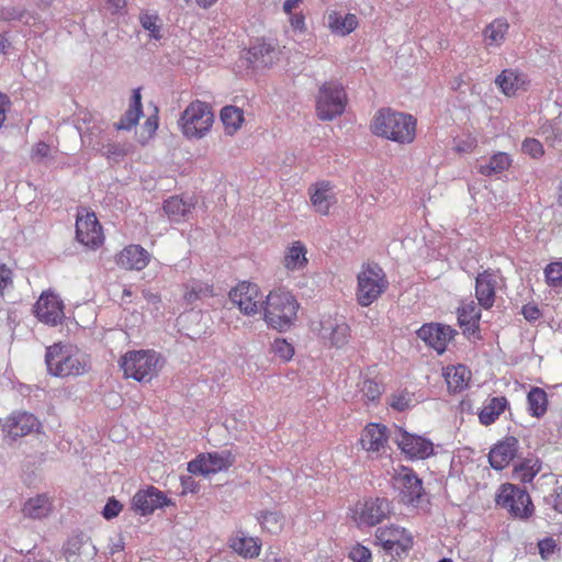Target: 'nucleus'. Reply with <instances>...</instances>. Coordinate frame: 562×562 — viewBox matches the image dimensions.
I'll use <instances>...</instances> for the list:
<instances>
[{"label": "nucleus", "mask_w": 562, "mask_h": 562, "mask_svg": "<svg viewBox=\"0 0 562 562\" xmlns=\"http://www.w3.org/2000/svg\"><path fill=\"white\" fill-rule=\"evenodd\" d=\"M349 558L353 561V562H371L372 560V554H371V551L360 544V543H357L356 546H353L349 552Z\"/></svg>", "instance_id": "nucleus-53"}, {"label": "nucleus", "mask_w": 562, "mask_h": 562, "mask_svg": "<svg viewBox=\"0 0 562 562\" xmlns=\"http://www.w3.org/2000/svg\"><path fill=\"white\" fill-rule=\"evenodd\" d=\"M234 463L231 451H214L200 453L188 463V472L194 475L207 476L227 470Z\"/></svg>", "instance_id": "nucleus-9"}, {"label": "nucleus", "mask_w": 562, "mask_h": 562, "mask_svg": "<svg viewBox=\"0 0 562 562\" xmlns=\"http://www.w3.org/2000/svg\"><path fill=\"white\" fill-rule=\"evenodd\" d=\"M130 109L137 110L143 113L142 95L139 89L133 91V95L130 103Z\"/></svg>", "instance_id": "nucleus-63"}, {"label": "nucleus", "mask_w": 562, "mask_h": 562, "mask_svg": "<svg viewBox=\"0 0 562 562\" xmlns=\"http://www.w3.org/2000/svg\"><path fill=\"white\" fill-rule=\"evenodd\" d=\"M33 311L37 319L47 325L55 326L64 318L63 301L53 292H43Z\"/></svg>", "instance_id": "nucleus-12"}, {"label": "nucleus", "mask_w": 562, "mask_h": 562, "mask_svg": "<svg viewBox=\"0 0 562 562\" xmlns=\"http://www.w3.org/2000/svg\"><path fill=\"white\" fill-rule=\"evenodd\" d=\"M470 375L471 372L462 364L449 366L443 370V376L451 393H459L467 389Z\"/></svg>", "instance_id": "nucleus-28"}, {"label": "nucleus", "mask_w": 562, "mask_h": 562, "mask_svg": "<svg viewBox=\"0 0 562 562\" xmlns=\"http://www.w3.org/2000/svg\"><path fill=\"white\" fill-rule=\"evenodd\" d=\"M454 333L456 330L451 326L440 323L424 324L416 331L417 337L439 355L446 351L447 345L453 338Z\"/></svg>", "instance_id": "nucleus-13"}, {"label": "nucleus", "mask_w": 562, "mask_h": 562, "mask_svg": "<svg viewBox=\"0 0 562 562\" xmlns=\"http://www.w3.org/2000/svg\"><path fill=\"white\" fill-rule=\"evenodd\" d=\"M542 463L537 458H527L513 469V479L521 483H530L540 472Z\"/></svg>", "instance_id": "nucleus-33"}, {"label": "nucleus", "mask_w": 562, "mask_h": 562, "mask_svg": "<svg viewBox=\"0 0 562 562\" xmlns=\"http://www.w3.org/2000/svg\"><path fill=\"white\" fill-rule=\"evenodd\" d=\"M513 164V159L509 154L505 151L495 153L490 157L485 164L477 166V172L485 177L498 175L509 169Z\"/></svg>", "instance_id": "nucleus-31"}, {"label": "nucleus", "mask_w": 562, "mask_h": 562, "mask_svg": "<svg viewBox=\"0 0 562 562\" xmlns=\"http://www.w3.org/2000/svg\"><path fill=\"white\" fill-rule=\"evenodd\" d=\"M87 541H88V538L83 533L70 537L66 543V548H65L66 554H68V555L80 554V550Z\"/></svg>", "instance_id": "nucleus-52"}, {"label": "nucleus", "mask_w": 562, "mask_h": 562, "mask_svg": "<svg viewBox=\"0 0 562 562\" xmlns=\"http://www.w3.org/2000/svg\"><path fill=\"white\" fill-rule=\"evenodd\" d=\"M387 440L386 427L369 424L361 436L360 442L367 451H380Z\"/></svg>", "instance_id": "nucleus-27"}, {"label": "nucleus", "mask_w": 562, "mask_h": 562, "mask_svg": "<svg viewBox=\"0 0 562 562\" xmlns=\"http://www.w3.org/2000/svg\"><path fill=\"white\" fill-rule=\"evenodd\" d=\"M50 503L47 496L37 495L27 499L22 508L23 515L33 519L46 517L50 512Z\"/></svg>", "instance_id": "nucleus-34"}, {"label": "nucleus", "mask_w": 562, "mask_h": 562, "mask_svg": "<svg viewBox=\"0 0 562 562\" xmlns=\"http://www.w3.org/2000/svg\"><path fill=\"white\" fill-rule=\"evenodd\" d=\"M272 351L283 361H289L294 355V347L283 338H277L272 344Z\"/></svg>", "instance_id": "nucleus-47"}, {"label": "nucleus", "mask_w": 562, "mask_h": 562, "mask_svg": "<svg viewBox=\"0 0 562 562\" xmlns=\"http://www.w3.org/2000/svg\"><path fill=\"white\" fill-rule=\"evenodd\" d=\"M518 446V439L513 436L496 443L488 453L490 465L498 471L505 469L515 458Z\"/></svg>", "instance_id": "nucleus-20"}, {"label": "nucleus", "mask_w": 562, "mask_h": 562, "mask_svg": "<svg viewBox=\"0 0 562 562\" xmlns=\"http://www.w3.org/2000/svg\"><path fill=\"white\" fill-rule=\"evenodd\" d=\"M299 303L294 295L283 289L271 291L265 301L263 317L269 327L288 330L296 319Z\"/></svg>", "instance_id": "nucleus-3"}, {"label": "nucleus", "mask_w": 562, "mask_h": 562, "mask_svg": "<svg viewBox=\"0 0 562 562\" xmlns=\"http://www.w3.org/2000/svg\"><path fill=\"white\" fill-rule=\"evenodd\" d=\"M509 23L505 18L493 20L483 30V40L487 47H499L506 41Z\"/></svg>", "instance_id": "nucleus-26"}, {"label": "nucleus", "mask_w": 562, "mask_h": 562, "mask_svg": "<svg viewBox=\"0 0 562 562\" xmlns=\"http://www.w3.org/2000/svg\"><path fill=\"white\" fill-rule=\"evenodd\" d=\"M258 520L263 529L270 533H278L284 525V517L278 512H261Z\"/></svg>", "instance_id": "nucleus-42"}, {"label": "nucleus", "mask_w": 562, "mask_h": 562, "mask_svg": "<svg viewBox=\"0 0 562 562\" xmlns=\"http://www.w3.org/2000/svg\"><path fill=\"white\" fill-rule=\"evenodd\" d=\"M50 147L44 142H38L32 148L31 157L36 162L43 161L49 156Z\"/></svg>", "instance_id": "nucleus-56"}, {"label": "nucleus", "mask_w": 562, "mask_h": 562, "mask_svg": "<svg viewBox=\"0 0 562 562\" xmlns=\"http://www.w3.org/2000/svg\"><path fill=\"white\" fill-rule=\"evenodd\" d=\"M371 130L378 136L400 144H409L416 136V120L411 114L381 109L373 117Z\"/></svg>", "instance_id": "nucleus-1"}, {"label": "nucleus", "mask_w": 562, "mask_h": 562, "mask_svg": "<svg viewBox=\"0 0 562 562\" xmlns=\"http://www.w3.org/2000/svg\"><path fill=\"white\" fill-rule=\"evenodd\" d=\"M306 249L300 241L293 244L284 256L283 263L288 270H296L306 263Z\"/></svg>", "instance_id": "nucleus-38"}, {"label": "nucleus", "mask_w": 562, "mask_h": 562, "mask_svg": "<svg viewBox=\"0 0 562 562\" xmlns=\"http://www.w3.org/2000/svg\"><path fill=\"white\" fill-rule=\"evenodd\" d=\"M214 123V113L209 103L195 100L181 113L178 125L187 138L204 137Z\"/></svg>", "instance_id": "nucleus-5"}, {"label": "nucleus", "mask_w": 562, "mask_h": 562, "mask_svg": "<svg viewBox=\"0 0 562 562\" xmlns=\"http://www.w3.org/2000/svg\"><path fill=\"white\" fill-rule=\"evenodd\" d=\"M497 279L496 272L491 269L484 270L475 278V297L479 305L485 310L494 305Z\"/></svg>", "instance_id": "nucleus-18"}, {"label": "nucleus", "mask_w": 562, "mask_h": 562, "mask_svg": "<svg viewBox=\"0 0 562 562\" xmlns=\"http://www.w3.org/2000/svg\"><path fill=\"white\" fill-rule=\"evenodd\" d=\"M521 150L533 159H539L544 154L543 145L533 137H527L524 139Z\"/></svg>", "instance_id": "nucleus-48"}, {"label": "nucleus", "mask_w": 562, "mask_h": 562, "mask_svg": "<svg viewBox=\"0 0 562 562\" xmlns=\"http://www.w3.org/2000/svg\"><path fill=\"white\" fill-rule=\"evenodd\" d=\"M122 508V504L114 497H111L108 499L106 504L102 509V516L108 520L113 519L119 516Z\"/></svg>", "instance_id": "nucleus-54"}, {"label": "nucleus", "mask_w": 562, "mask_h": 562, "mask_svg": "<svg viewBox=\"0 0 562 562\" xmlns=\"http://www.w3.org/2000/svg\"><path fill=\"white\" fill-rule=\"evenodd\" d=\"M398 448L411 459L424 460L434 453L430 440L398 428L394 438Z\"/></svg>", "instance_id": "nucleus-11"}, {"label": "nucleus", "mask_w": 562, "mask_h": 562, "mask_svg": "<svg viewBox=\"0 0 562 562\" xmlns=\"http://www.w3.org/2000/svg\"><path fill=\"white\" fill-rule=\"evenodd\" d=\"M41 423L37 417L24 411L11 413L2 425V431L13 440L24 437L33 431H38Z\"/></svg>", "instance_id": "nucleus-14"}, {"label": "nucleus", "mask_w": 562, "mask_h": 562, "mask_svg": "<svg viewBox=\"0 0 562 562\" xmlns=\"http://www.w3.org/2000/svg\"><path fill=\"white\" fill-rule=\"evenodd\" d=\"M495 502L515 517L528 518L533 512V505L528 492L510 483L501 486Z\"/></svg>", "instance_id": "nucleus-8"}, {"label": "nucleus", "mask_w": 562, "mask_h": 562, "mask_svg": "<svg viewBox=\"0 0 562 562\" xmlns=\"http://www.w3.org/2000/svg\"><path fill=\"white\" fill-rule=\"evenodd\" d=\"M405 530L398 527L379 528L376 539L385 550L394 549L407 550L412 544V538L404 536Z\"/></svg>", "instance_id": "nucleus-22"}, {"label": "nucleus", "mask_w": 562, "mask_h": 562, "mask_svg": "<svg viewBox=\"0 0 562 562\" xmlns=\"http://www.w3.org/2000/svg\"><path fill=\"white\" fill-rule=\"evenodd\" d=\"M495 83L505 95L512 97L525 85V76L514 69H504Z\"/></svg>", "instance_id": "nucleus-30"}, {"label": "nucleus", "mask_w": 562, "mask_h": 562, "mask_svg": "<svg viewBox=\"0 0 562 562\" xmlns=\"http://www.w3.org/2000/svg\"><path fill=\"white\" fill-rule=\"evenodd\" d=\"M229 300L238 306L241 313L248 316L257 314L262 304L258 285L246 281L231 290Z\"/></svg>", "instance_id": "nucleus-10"}, {"label": "nucleus", "mask_w": 562, "mask_h": 562, "mask_svg": "<svg viewBox=\"0 0 562 562\" xmlns=\"http://www.w3.org/2000/svg\"><path fill=\"white\" fill-rule=\"evenodd\" d=\"M290 23L294 30H299L301 32L305 30V18L301 13L291 14Z\"/></svg>", "instance_id": "nucleus-62"}, {"label": "nucleus", "mask_w": 562, "mask_h": 562, "mask_svg": "<svg viewBox=\"0 0 562 562\" xmlns=\"http://www.w3.org/2000/svg\"><path fill=\"white\" fill-rule=\"evenodd\" d=\"M245 58L254 69L270 67L278 59L276 45L263 40H257L246 52Z\"/></svg>", "instance_id": "nucleus-19"}, {"label": "nucleus", "mask_w": 562, "mask_h": 562, "mask_svg": "<svg viewBox=\"0 0 562 562\" xmlns=\"http://www.w3.org/2000/svg\"><path fill=\"white\" fill-rule=\"evenodd\" d=\"M12 284V271L4 265H0V294Z\"/></svg>", "instance_id": "nucleus-60"}, {"label": "nucleus", "mask_w": 562, "mask_h": 562, "mask_svg": "<svg viewBox=\"0 0 562 562\" xmlns=\"http://www.w3.org/2000/svg\"><path fill=\"white\" fill-rule=\"evenodd\" d=\"M181 482V494L198 493L200 485L191 475H182Z\"/></svg>", "instance_id": "nucleus-58"}, {"label": "nucleus", "mask_w": 562, "mask_h": 562, "mask_svg": "<svg viewBox=\"0 0 562 562\" xmlns=\"http://www.w3.org/2000/svg\"><path fill=\"white\" fill-rule=\"evenodd\" d=\"M164 358L154 350L127 351L120 361L125 378L150 382L164 367Z\"/></svg>", "instance_id": "nucleus-4"}, {"label": "nucleus", "mask_w": 562, "mask_h": 562, "mask_svg": "<svg viewBox=\"0 0 562 562\" xmlns=\"http://www.w3.org/2000/svg\"><path fill=\"white\" fill-rule=\"evenodd\" d=\"M528 411L533 417H542L548 409V395L541 387L533 386L527 395Z\"/></svg>", "instance_id": "nucleus-36"}, {"label": "nucleus", "mask_w": 562, "mask_h": 562, "mask_svg": "<svg viewBox=\"0 0 562 562\" xmlns=\"http://www.w3.org/2000/svg\"><path fill=\"white\" fill-rule=\"evenodd\" d=\"M411 402L412 400L408 393H400L392 395L390 405L392 408L403 412L409 407Z\"/></svg>", "instance_id": "nucleus-55"}, {"label": "nucleus", "mask_w": 562, "mask_h": 562, "mask_svg": "<svg viewBox=\"0 0 562 562\" xmlns=\"http://www.w3.org/2000/svg\"><path fill=\"white\" fill-rule=\"evenodd\" d=\"M521 314L524 315L525 319L530 323H533L542 317V312L538 305L533 303L525 304L521 308Z\"/></svg>", "instance_id": "nucleus-57"}, {"label": "nucleus", "mask_w": 562, "mask_h": 562, "mask_svg": "<svg viewBox=\"0 0 562 562\" xmlns=\"http://www.w3.org/2000/svg\"><path fill=\"white\" fill-rule=\"evenodd\" d=\"M139 22L142 26L149 32V36L155 40L161 38L159 16L147 12L140 13Z\"/></svg>", "instance_id": "nucleus-45"}, {"label": "nucleus", "mask_w": 562, "mask_h": 562, "mask_svg": "<svg viewBox=\"0 0 562 562\" xmlns=\"http://www.w3.org/2000/svg\"><path fill=\"white\" fill-rule=\"evenodd\" d=\"M142 114V112L128 108L120 121L115 123V128L117 131H130L138 123Z\"/></svg>", "instance_id": "nucleus-46"}, {"label": "nucleus", "mask_w": 562, "mask_h": 562, "mask_svg": "<svg viewBox=\"0 0 562 562\" xmlns=\"http://www.w3.org/2000/svg\"><path fill=\"white\" fill-rule=\"evenodd\" d=\"M171 504V501L155 486L138 491L132 498V508L143 515L153 514L156 509Z\"/></svg>", "instance_id": "nucleus-16"}, {"label": "nucleus", "mask_w": 562, "mask_h": 562, "mask_svg": "<svg viewBox=\"0 0 562 562\" xmlns=\"http://www.w3.org/2000/svg\"><path fill=\"white\" fill-rule=\"evenodd\" d=\"M221 120L226 133L233 135L244 122V112L234 105H226L221 111Z\"/></svg>", "instance_id": "nucleus-37"}, {"label": "nucleus", "mask_w": 562, "mask_h": 562, "mask_svg": "<svg viewBox=\"0 0 562 562\" xmlns=\"http://www.w3.org/2000/svg\"><path fill=\"white\" fill-rule=\"evenodd\" d=\"M474 147H475L474 139L461 140L457 144L456 150L458 153H470L474 149Z\"/></svg>", "instance_id": "nucleus-64"}, {"label": "nucleus", "mask_w": 562, "mask_h": 562, "mask_svg": "<svg viewBox=\"0 0 562 562\" xmlns=\"http://www.w3.org/2000/svg\"><path fill=\"white\" fill-rule=\"evenodd\" d=\"M328 27L334 34L346 36L350 34L358 25V19L355 14L342 15L338 12L328 14Z\"/></svg>", "instance_id": "nucleus-32"}, {"label": "nucleus", "mask_w": 562, "mask_h": 562, "mask_svg": "<svg viewBox=\"0 0 562 562\" xmlns=\"http://www.w3.org/2000/svg\"><path fill=\"white\" fill-rule=\"evenodd\" d=\"M330 330V341L331 345L340 348L348 342V338L350 336V328L346 323L336 324L335 326L329 325L323 326V331L326 333Z\"/></svg>", "instance_id": "nucleus-43"}, {"label": "nucleus", "mask_w": 562, "mask_h": 562, "mask_svg": "<svg viewBox=\"0 0 562 562\" xmlns=\"http://www.w3.org/2000/svg\"><path fill=\"white\" fill-rule=\"evenodd\" d=\"M213 288L200 281H191L186 284L184 300L192 304L203 296H212Z\"/></svg>", "instance_id": "nucleus-40"}, {"label": "nucleus", "mask_w": 562, "mask_h": 562, "mask_svg": "<svg viewBox=\"0 0 562 562\" xmlns=\"http://www.w3.org/2000/svg\"><path fill=\"white\" fill-rule=\"evenodd\" d=\"M76 238L80 244L92 249L103 243L102 227L94 213L77 216Z\"/></svg>", "instance_id": "nucleus-15"}, {"label": "nucleus", "mask_w": 562, "mask_h": 562, "mask_svg": "<svg viewBox=\"0 0 562 562\" xmlns=\"http://www.w3.org/2000/svg\"><path fill=\"white\" fill-rule=\"evenodd\" d=\"M149 252L139 245H128L116 255V265L125 270L140 271L147 267Z\"/></svg>", "instance_id": "nucleus-21"}, {"label": "nucleus", "mask_w": 562, "mask_h": 562, "mask_svg": "<svg viewBox=\"0 0 562 562\" xmlns=\"http://www.w3.org/2000/svg\"><path fill=\"white\" fill-rule=\"evenodd\" d=\"M359 390L364 398L374 402L382 394V385L372 379L364 378L358 383Z\"/></svg>", "instance_id": "nucleus-44"}, {"label": "nucleus", "mask_w": 562, "mask_h": 562, "mask_svg": "<svg viewBox=\"0 0 562 562\" xmlns=\"http://www.w3.org/2000/svg\"><path fill=\"white\" fill-rule=\"evenodd\" d=\"M311 202L316 212L327 215L330 206L336 203L335 193L329 182L323 181L315 184V189L311 192Z\"/></svg>", "instance_id": "nucleus-25"}, {"label": "nucleus", "mask_w": 562, "mask_h": 562, "mask_svg": "<svg viewBox=\"0 0 562 562\" xmlns=\"http://www.w3.org/2000/svg\"><path fill=\"white\" fill-rule=\"evenodd\" d=\"M538 548L541 557L547 559L552 554L557 548V542L552 538H544L538 542Z\"/></svg>", "instance_id": "nucleus-59"}, {"label": "nucleus", "mask_w": 562, "mask_h": 562, "mask_svg": "<svg viewBox=\"0 0 562 562\" xmlns=\"http://www.w3.org/2000/svg\"><path fill=\"white\" fill-rule=\"evenodd\" d=\"M507 405L508 402L506 397H492L479 414L480 423L485 426L495 423L499 415L506 409Z\"/></svg>", "instance_id": "nucleus-35"}, {"label": "nucleus", "mask_w": 562, "mask_h": 562, "mask_svg": "<svg viewBox=\"0 0 562 562\" xmlns=\"http://www.w3.org/2000/svg\"><path fill=\"white\" fill-rule=\"evenodd\" d=\"M97 150L101 156L113 161H119L125 155L124 148L115 143L102 144Z\"/></svg>", "instance_id": "nucleus-49"}, {"label": "nucleus", "mask_w": 562, "mask_h": 562, "mask_svg": "<svg viewBox=\"0 0 562 562\" xmlns=\"http://www.w3.org/2000/svg\"><path fill=\"white\" fill-rule=\"evenodd\" d=\"M547 282L551 285L562 283V262H552L544 270Z\"/></svg>", "instance_id": "nucleus-51"}, {"label": "nucleus", "mask_w": 562, "mask_h": 562, "mask_svg": "<svg viewBox=\"0 0 562 562\" xmlns=\"http://www.w3.org/2000/svg\"><path fill=\"white\" fill-rule=\"evenodd\" d=\"M544 502L557 513L562 514V483L559 480H557L552 492L544 497Z\"/></svg>", "instance_id": "nucleus-50"}, {"label": "nucleus", "mask_w": 562, "mask_h": 562, "mask_svg": "<svg viewBox=\"0 0 562 562\" xmlns=\"http://www.w3.org/2000/svg\"><path fill=\"white\" fill-rule=\"evenodd\" d=\"M232 548L245 558L259 555L260 546L254 538L240 537L233 540Z\"/></svg>", "instance_id": "nucleus-41"}, {"label": "nucleus", "mask_w": 562, "mask_h": 562, "mask_svg": "<svg viewBox=\"0 0 562 562\" xmlns=\"http://www.w3.org/2000/svg\"><path fill=\"white\" fill-rule=\"evenodd\" d=\"M194 207L192 199L184 200L178 195L170 196L164 202V212L170 221L179 223L188 220L189 214Z\"/></svg>", "instance_id": "nucleus-24"}, {"label": "nucleus", "mask_w": 562, "mask_h": 562, "mask_svg": "<svg viewBox=\"0 0 562 562\" xmlns=\"http://www.w3.org/2000/svg\"><path fill=\"white\" fill-rule=\"evenodd\" d=\"M391 513V503L385 497L368 499L361 512V520L370 526L380 524Z\"/></svg>", "instance_id": "nucleus-23"}, {"label": "nucleus", "mask_w": 562, "mask_h": 562, "mask_svg": "<svg viewBox=\"0 0 562 562\" xmlns=\"http://www.w3.org/2000/svg\"><path fill=\"white\" fill-rule=\"evenodd\" d=\"M45 363L48 373L58 378L82 375L90 369L87 356L71 346L61 344L46 348Z\"/></svg>", "instance_id": "nucleus-2"}, {"label": "nucleus", "mask_w": 562, "mask_h": 562, "mask_svg": "<svg viewBox=\"0 0 562 562\" xmlns=\"http://www.w3.org/2000/svg\"><path fill=\"white\" fill-rule=\"evenodd\" d=\"M357 281V302L361 306L371 305L389 288L386 276L378 263L364 265Z\"/></svg>", "instance_id": "nucleus-6"}, {"label": "nucleus", "mask_w": 562, "mask_h": 562, "mask_svg": "<svg viewBox=\"0 0 562 562\" xmlns=\"http://www.w3.org/2000/svg\"><path fill=\"white\" fill-rule=\"evenodd\" d=\"M396 487L400 490L402 502L405 504H418L423 494V481L411 469H404L395 477Z\"/></svg>", "instance_id": "nucleus-17"}, {"label": "nucleus", "mask_w": 562, "mask_h": 562, "mask_svg": "<svg viewBox=\"0 0 562 562\" xmlns=\"http://www.w3.org/2000/svg\"><path fill=\"white\" fill-rule=\"evenodd\" d=\"M31 20H34V15L24 8L15 5L0 7V21H21L24 24H30Z\"/></svg>", "instance_id": "nucleus-39"}, {"label": "nucleus", "mask_w": 562, "mask_h": 562, "mask_svg": "<svg viewBox=\"0 0 562 562\" xmlns=\"http://www.w3.org/2000/svg\"><path fill=\"white\" fill-rule=\"evenodd\" d=\"M541 135L546 136V139H550L551 135L553 136V140H561L562 133L560 128H555L552 124L541 126Z\"/></svg>", "instance_id": "nucleus-61"}, {"label": "nucleus", "mask_w": 562, "mask_h": 562, "mask_svg": "<svg viewBox=\"0 0 562 562\" xmlns=\"http://www.w3.org/2000/svg\"><path fill=\"white\" fill-rule=\"evenodd\" d=\"M347 94L338 81L324 82L316 97V113L322 121H331L346 109Z\"/></svg>", "instance_id": "nucleus-7"}, {"label": "nucleus", "mask_w": 562, "mask_h": 562, "mask_svg": "<svg viewBox=\"0 0 562 562\" xmlns=\"http://www.w3.org/2000/svg\"><path fill=\"white\" fill-rule=\"evenodd\" d=\"M480 318L481 311L473 301L464 303L458 308V323L463 333H475L479 329Z\"/></svg>", "instance_id": "nucleus-29"}]
</instances>
